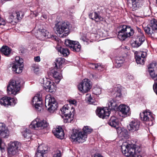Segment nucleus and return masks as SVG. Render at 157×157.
I'll return each instance as SVG.
<instances>
[{
    "mask_svg": "<svg viewBox=\"0 0 157 157\" xmlns=\"http://www.w3.org/2000/svg\"><path fill=\"white\" fill-rule=\"evenodd\" d=\"M83 130V132L77 130L73 131L71 138L74 141L77 142L79 143L84 142L86 140L87 134L90 133L92 131V129L88 126L84 127Z\"/></svg>",
    "mask_w": 157,
    "mask_h": 157,
    "instance_id": "nucleus-1",
    "label": "nucleus"
},
{
    "mask_svg": "<svg viewBox=\"0 0 157 157\" xmlns=\"http://www.w3.org/2000/svg\"><path fill=\"white\" fill-rule=\"evenodd\" d=\"M70 27V24L69 22L64 21L56 24L54 29L58 35L63 37L69 34Z\"/></svg>",
    "mask_w": 157,
    "mask_h": 157,
    "instance_id": "nucleus-2",
    "label": "nucleus"
},
{
    "mask_svg": "<svg viewBox=\"0 0 157 157\" xmlns=\"http://www.w3.org/2000/svg\"><path fill=\"white\" fill-rule=\"evenodd\" d=\"M117 30L118 33L117 37L121 41L133 35L134 33L133 30L130 27L126 25L120 26Z\"/></svg>",
    "mask_w": 157,
    "mask_h": 157,
    "instance_id": "nucleus-3",
    "label": "nucleus"
},
{
    "mask_svg": "<svg viewBox=\"0 0 157 157\" xmlns=\"http://www.w3.org/2000/svg\"><path fill=\"white\" fill-rule=\"evenodd\" d=\"M21 146V143L16 141H10L7 148V155L9 157L17 156L19 154Z\"/></svg>",
    "mask_w": 157,
    "mask_h": 157,
    "instance_id": "nucleus-4",
    "label": "nucleus"
},
{
    "mask_svg": "<svg viewBox=\"0 0 157 157\" xmlns=\"http://www.w3.org/2000/svg\"><path fill=\"white\" fill-rule=\"evenodd\" d=\"M18 81L12 80L10 81L7 86V93L10 95H15L18 94L20 90L21 85Z\"/></svg>",
    "mask_w": 157,
    "mask_h": 157,
    "instance_id": "nucleus-5",
    "label": "nucleus"
},
{
    "mask_svg": "<svg viewBox=\"0 0 157 157\" xmlns=\"http://www.w3.org/2000/svg\"><path fill=\"white\" fill-rule=\"evenodd\" d=\"M121 149L123 153L127 157L130 156L132 155H138L141 150L139 147L136 145H134L133 147L130 148H128L125 146H122Z\"/></svg>",
    "mask_w": 157,
    "mask_h": 157,
    "instance_id": "nucleus-6",
    "label": "nucleus"
},
{
    "mask_svg": "<svg viewBox=\"0 0 157 157\" xmlns=\"http://www.w3.org/2000/svg\"><path fill=\"white\" fill-rule=\"evenodd\" d=\"M48 125V124L45 120L36 118L32 122L30 127L36 130L41 129L47 127Z\"/></svg>",
    "mask_w": 157,
    "mask_h": 157,
    "instance_id": "nucleus-7",
    "label": "nucleus"
},
{
    "mask_svg": "<svg viewBox=\"0 0 157 157\" xmlns=\"http://www.w3.org/2000/svg\"><path fill=\"white\" fill-rule=\"evenodd\" d=\"M144 30L149 36L153 37L154 33H157V21L153 19L151 21L149 25L144 28Z\"/></svg>",
    "mask_w": 157,
    "mask_h": 157,
    "instance_id": "nucleus-8",
    "label": "nucleus"
},
{
    "mask_svg": "<svg viewBox=\"0 0 157 157\" xmlns=\"http://www.w3.org/2000/svg\"><path fill=\"white\" fill-rule=\"evenodd\" d=\"M37 37L40 40H44L46 39L52 38L57 40L58 39L56 36H54L47 30L42 29H39L37 31Z\"/></svg>",
    "mask_w": 157,
    "mask_h": 157,
    "instance_id": "nucleus-9",
    "label": "nucleus"
},
{
    "mask_svg": "<svg viewBox=\"0 0 157 157\" xmlns=\"http://www.w3.org/2000/svg\"><path fill=\"white\" fill-rule=\"evenodd\" d=\"M57 103L54 98L51 97H49V98H46L45 100V106L50 112H53L57 109Z\"/></svg>",
    "mask_w": 157,
    "mask_h": 157,
    "instance_id": "nucleus-10",
    "label": "nucleus"
},
{
    "mask_svg": "<svg viewBox=\"0 0 157 157\" xmlns=\"http://www.w3.org/2000/svg\"><path fill=\"white\" fill-rule=\"evenodd\" d=\"M23 60L20 57H16L15 61L13 64L12 67L13 70L17 73H20L22 72L23 68Z\"/></svg>",
    "mask_w": 157,
    "mask_h": 157,
    "instance_id": "nucleus-11",
    "label": "nucleus"
},
{
    "mask_svg": "<svg viewBox=\"0 0 157 157\" xmlns=\"http://www.w3.org/2000/svg\"><path fill=\"white\" fill-rule=\"evenodd\" d=\"M136 28L139 33L136 36L137 38L136 40L131 44L132 47L134 48L139 47L145 40V36L143 33L141 32V29L138 27Z\"/></svg>",
    "mask_w": 157,
    "mask_h": 157,
    "instance_id": "nucleus-12",
    "label": "nucleus"
},
{
    "mask_svg": "<svg viewBox=\"0 0 157 157\" xmlns=\"http://www.w3.org/2000/svg\"><path fill=\"white\" fill-rule=\"evenodd\" d=\"M65 44L74 52H78L81 50V46L77 41L66 40H65Z\"/></svg>",
    "mask_w": 157,
    "mask_h": 157,
    "instance_id": "nucleus-13",
    "label": "nucleus"
},
{
    "mask_svg": "<svg viewBox=\"0 0 157 157\" xmlns=\"http://www.w3.org/2000/svg\"><path fill=\"white\" fill-rule=\"evenodd\" d=\"M135 57L137 64L143 65L146 60L147 54L146 52L135 51L134 52Z\"/></svg>",
    "mask_w": 157,
    "mask_h": 157,
    "instance_id": "nucleus-14",
    "label": "nucleus"
},
{
    "mask_svg": "<svg viewBox=\"0 0 157 157\" xmlns=\"http://www.w3.org/2000/svg\"><path fill=\"white\" fill-rule=\"evenodd\" d=\"M91 85L87 79H84L78 85V90L83 93L87 92L91 88Z\"/></svg>",
    "mask_w": 157,
    "mask_h": 157,
    "instance_id": "nucleus-15",
    "label": "nucleus"
},
{
    "mask_svg": "<svg viewBox=\"0 0 157 157\" xmlns=\"http://www.w3.org/2000/svg\"><path fill=\"white\" fill-rule=\"evenodd\" d=\"M42 99L40 95L37 94L35 96L32 100V104L36 110L38 111H40L42 109Z\"/></svg>",
    "mask_w": 157,
    "mask_h": 157,
    "instance_id": "nucleus-16",
    "label": "nucleus"
},
{
    "mask_svg": "<svg viewBox=\"0 0 157 157\" xmlns=\"http://www.w3.org/2000/svg\"><path fill=\"white\" fill-rule=\"evenodd\" d=\"M140 124V122L139 121L133 120L129 123V125L128 126V129L131 132H137L139 129Z\"/></svg>",
    "mask_w": 157,
    "mask_h": 157,
    "instance_id": "nucleus-17",
    "label": "nucleus"
},
{
    "mask_svg": "<svg viewBox=\"0 0 157 157\" xmlns=\"http://www.w3.org/2000/svg\"><path fill=\"white\" fill-rule=\"evenodd\" d=\"M16 103V101L13 98L4 97L0 99V104L4 106H14Z\"/></svg>",
    "mask_w": 157,
    "mask_h": 157,
    "instance_id": "nucleus-18",
    "label": "nucleus"
},
{
    "mask_svg": "<svg viewBox=\"0 0 157 157\" xmlns=\"http://www.w3.org/2000/svg\"><path fill=\"white\" fill-rule=\"evenodd\" d=\"M140 116L142 120L149 122V123H148V124L150 125L152 124L154 118L150 112L147 111L143 112L142 113L140 114Z\"/></svg>",
    "mask_w": 157,
    "mask_h": 157,
    "instance_id": "nucleus-19",
    "label": "nucleus"
},
{
    "mask_svg": "<svg viewBox=\"0 0 157 157\" xmlns=\"http://www.w3.org/2000/svg\"><path fill=\"white\" fill-rule=\"evenodd\" d=\"M119 113L121 114L120 116L122 117H126L129 116L130 113L129 107L125 105L122 104L118 107Z\"/></svg>",
    "mask_w": 157,
    "mask_h": 157,
    "instance_id": "nucleus-20",
    "label": "nucleus"
},
{
    "mask_svg": "<svg viewBox=\"0 0 157 157\" xmlns=\"http://www.w3.org/2000/svg\"><path fill=\"white\" fill-rule=\"evenodd\" d=\"M48 147L44 145H40L37 148V152L36 154V157H46V154L48 153Z\"/></svg>",
    "mask_w": 157,
    "mask_h": 157,
    "instance_id": "nucleus-21",
    "label": "nucleus"
},
{
    "mask_svg": "<svg viewBox=\"0 0 157 157\" xmlns=\"http://www.w3.org/2000/svg\"><path fill=\"white\" fill-rule=\"evenodd\" d=\"M10 132L4 124L0 123V136L3 138H7L9 136Z\"/></svg>",
    "mask_w": 157,
    "mask_h": 157,
    "instance_id": "nucleus-22",
    "label": "nucleus"
},
{
    "mask_svg": "<svg viewBox=\"0 0 157 157\" xmlns=\"http://www.w3.org/2000/svg\"><path fill=\"white\" fill-rule=\"evenodd\" d=\"M109 111L108 109L98 108L96 111L97 115L100 118L104 119L107 118L109 115Z\"/></svg>",
    "mask_w": 157,
    "mask_h": 157,
    "instance_id": "nucleus-23",
    "label": "nucleus"
},
{
    "mask_svg": "<svg viewBox=\"0 0 157 157\" xmlns=\"http://www.w3.org/2000/svg\"><path fill=\"white\" fill-rule=\"evenodd\" d=\"M44 88L47 91L51 93L54 92L56 90V88L53 83H52L49 81H47L45 83H43Z\"/></svg>",
    "mask_w": 157,
    "mask_h": 157,
    "instance_id": "nucleus-24",
    "label": "nucleus"
},
{
    "mask_svg": "<svg viewBox=\"0 0 157 157\" xmlns=\"http://www.w3.org/2000/svg\"><path fill=\"white\" fill-rule=\"evenodd\" d=\"M52 132L56 137L60 139L64 138V133L63 130L60 127L54 129L52 130Z\"/></svg>",
    "mask_w": 157,
    "mask_h": 157,
    "instance_id": "nucleus-25",
    "label": "nucleus"
},
{
    "mask_svg": "<svg viewBox=\"0 0 157 157\" xmlns=\"http://www.w3.org/2000/svg\"><path fill=\"white\" fill-rule=\"evenodd\" d=\"M128 4H132L133 9H136L141 7L143 5L142 1L140 0H126Z\"/></svg>",
    "mask_w": 157,
    "mask_h": 157,
    "instance_id": "nucleus-26",
    "label": "nucleus"
},
{
    "mask_svg": "<svg viewBox=\"0 0 157 157\" xmlns=\"http://www.w3.org/2000/svg\"><path fill=\"white\" fill-rule=\"evenodd\" d=\"M61 71L60 69H55L52 72V75L53 77L55 78V82L58 83L60 80L62 78V76L61 74Z\"/></svg>",
    "mask_w": 157,
    "mask_h": 157,
    "instance_id": "nucleus-27",
    "label": "nucleus"
},
{
    "mask_svg": "<svg viewBox=\"0 0 157 157\" xmlns=\"http://www.w3.org/2000/svg\"><path fill=\"white\" fill-rule=\"evenodd\" d=\"M63 115V117L64 119V122H71L72 121L74 115L71 113V111L69 109Z\"/></svg>",
    "mask_w": 157,
    "mask_h": 157,
    "instance_id": "nucleus-28",
    "label": "nucleus"
},
{
    "mask_svg": "<svg viewBox=\"0 0 157 157\" xmlns=\"http://www.w3.org/2000/svg\"><path fill=\"white\" fill-rule=\"evenodd\" d=\"M118 105L117 101L115 99H110L108 103V109L111 110L117 109Z\"/></svg>",
    "mask_w": 157,
    "mask_h": 157,
    "instance_id": "nucleus-29",
    "label": "nucleus"
},
{
    "mask_svg": "<svg viewBox=\"0 0 157 157\" xmlns=\"http://www.w3.org/2000/svg\"><path fill=\"white\" fill-rule=\"evenodd\" d=\"M108 124L112 127L116 128L119 124L118 119L115 116H112L108 122Z\"/></svg>",
    "mask_w": 157,
    "mask_h": 157,
    "instance_id": "nucleus-30",
    "label": "nucleus"
},
{
    "mask_svg": "<svg viewBox=\"0 0 157 157\" xmlns=\"http://www.w3.org/2000/svg\"><path fill=\"white\" fill-rule=\"evenodd\" d=\"M124 59L123 57L116 56L115 58V66L117 68L120 67L124 62Z\"/></svg>",
    "mask_w": 157,
    "mask_h": 157,
    "instance_id": "nucleus-31",
    "label": "nucleus"
},
{
    "mask_svg": "<svg viewBox=\"0 0 157 157\" xmlns=\"http://www.w3.org/2000/svg\"><path fill=\"white\" fill-rule=\"evenodd\" d=\"M56 66L54 67L55 69H60L62 67V65L64 63V59L60 58H58L56 59Z\"/></svg>",
    "mask_w": 157,
    "mask_h": 157,
    "instance_id": "nucleus-32",
    "label": "nucleus"
},
{
    "mask_svg": "<svg viewBox=\"0 0 157 157\" xmlns=\"http://www.w3.org/2000/svg\"><path fill=\"white\" fill-rule=\"evenodd\" d=\"M0 51L4 55L9 56L11 52V49L8 46H3L0 49Z\"/></svg>",
    "mask_w": 157,
    "mask_h": 157,
    "instance_id": "nucleus-33",
    "label": "nucleus"
},
{
    "mask_svg": "<svg viewBox=\"0 0 157 157\" xmlns=\"http://www.w3.org/2000/svg\"><path fill=\"white\" fill-rule=\"evenodd\" d=\"M61 54L64 56H67L69 54L70 52L69 49L67 48H64L60 47V49L58 50Z\"/></svg>",
    "mask_w": 157,
    "mask_h": 157,
    "instance_id": "nucleus-34",
    "label": "nucleus"
},
{
    "mask_svg": "<svg viewBox=\"0 0 157 157\" xmlns=\"http://www.w3.org/2000/svg\"><path fill=\"white\" fill-rule=\"evenodd\" d=\"M92 14L94 15V17H91V19L93 20H95V21L98 22L100 21H101L103 19V18L96 12H94Z\"/></svg>",
    "mask_w": 157,
    "mask_h": 157,
    "instance_id": "nucleus-35",
    "label": "nucleus"
},
{
    "mask_svg": "<svg viewBox=\"0 0 157 157\" xmlns=\"http://www.w3.org/2000/svg\"><path fill=\"white\" fill-rule=\"evenodd\" d=\"M156 63H152L149 64L148 67V71L149 72L150 75H151V73H154V68L156 67Z\"/></svg>",
    "mask_w": 157,
    "mask_h": 157,
    "instance_id": "nucleus-36",
    "label": "nucleus"
},
{
    "mask_svg": "<svg viewBox=\"0 0 157 157\" xmlns=\"http://www.w3.org/2000/svg\"><path fill=\"white\" fill-rule=\"evenodd\" d=\"M24 137L27 139L30 138L31 136L30 131L28 129H26L23 133Z\"/></svg>",
    "mask_w": 157,
    "mask_h": 157,
    "instance_id": "nucleus-37",
    "label": "nucleus"
},
{
    "mask_svg": "<svg viewBox=\"0 0 157 157\" xmlns=\"http://www.w3.org/2000/svg\"><path fill=\"white\" fill-rule=\"evenodd\" d=\"M114 90L115 91V94H116V96L121 98V97L122 94L120 88L119 87H115Z\"/></svg>",
    "mask_w": 157,
    "mask_h": 157,
    "instance_id": "nucleus-38",
    "label": "nucleus"
},
{
    "mask_svg": "<svg viewBox=\"0 0 157 157\" xmlns=\"http://www.w3.org/2000/svg\"><path fill=\"white\" fill-rule=\"evenodd\" d=\"M86 99L88 101L90 104H92L94 103V100L92 98L90 94H86Z\"/></svg>",
    "mask_w": 157,
    "mask_h": 157,
    "instance_id": "nucleus-39",
    "label": "nucleus"
},
{
    "mask_svg": "<svg viewBox=\"0 0 157 157\" xmlns=\"http://www.w3.org/2000/svg\"><path fill=\"white\" fill-rule=\"evenodd\" d=\"M101 89L99 87H95L93 90L94 94L96 95H99L101 93Z\"/></svg>",
    "mask_w": 157,
    "mask_h": 157,
    "instance_id": "nucleus-40",
    "label": "nucleus"
},
{
    "mask_svg": "<svg viewBox=\"0 0 157 157\" xmlns=\"http://www.w3.org/2000/svg\"><path fill=\"white\" fill-rule=\"evenodd\" d=\"M69 107L67 105H65L60 109L61 113L62 114H65L66 111H67Z\"/></svg>",
    "mask_w": 157,
    "mask_h": 157,
    "instance_id": "nucleus-41",
    "label": "nucleus"
},
{
    "mask_svg": "<svg viewBox=\"0 0 157 157\" xmlns=\"http://www.w3.org/2000/svg\"><path fill=\"white\" fill-rule=\"evenodd\" d=\"M32 69L33 70L34 73L37 74L39 71V68L36 65H33L32 66Z\"/></svg>",
    "mask_w": 157,
    "mask_h": 157,
    "instance_id": "nucleus-42",
    "label": "nucleus"
},
{
    "mask_svg": "<svg viewBox=\"0 0 157 157\" xmlns=\"http://www.w3.org/2000/svg\"><path fill=\"white\" fill-rule=\"evenodd\" d=\"M93 65L95 69H98V70H101L102 68V66L100 63L93 64Z\"/></svg>",
    "mask_w": 157,
    "mask_h": 157,
    "instance_id": "nucleus-43",
    "label": "nucleus"
},
{
    "mask_svg": "<svg viewBox=\"0 0 157 157\" xmlns=\"http://www.w3.org/2000/svg\"><path fill=\"white\" fill-rule=\"evenodd\" d=\"M16 13H14V12L10 15V18L11 19V20L9 21L10 22H12L13 21L14 19L16 18Z\"/></svg>",
    "mask_w": 157,
    "mask_h": 157,
    "instance_id": "nucleus-44",
    "label": "nucleus"
},
{
    "mask_svg": "<svg viewBox=\"0 0 157 157\" xmlns=\"http://www.w3.org/2000/svg\"><path fill=\"white\" fill-rule=\"evenodd\" d=\"M53 157H61V152L59 151H57L55 152Z\"/></svg>",
    "mask_w": 157,
    "mask_h": 157,
    "instance_id": "nucleus-45",
    "label": "nucleus"
},
{
    "mask_svg": "<svg viewBox=\"0 0 157 157\" xmlns=\"http://www.w3.org/2000/svg\"><path fill=\"white\" fill-rule=\"evenodd\" d=\"M150 76L155 81H157V74L155 75L154 73H151Z\"/></svg>",
    "mask_w": 157,
    "mask_h": 157,
    "instance_id": "nucleus-46",
    "label": "nucleus"
},
{
    "mask_svg": "<svg viewBox=\"0 0 157 157\" xmlns=\"http://www.w3.org/2000/svg\"><path fill=\"white\" fill-rule=\"evenodd\" d=\"M7 23L3 18L0 17V25H4Z\"/></svg>",
    "mask_w": 157,
    "mask_h": 157,
    "instance_id": "nucleus-47",
    "label": "nucleus"
},
{
    "mask_svg": "<svg viewBox=\"0 0 157 157\" xmlns=\"http://www.w3.org/2000/svg\"><path fill=\"white\" fill-rule=\"evenodd\" d=\"M14 13H16V14L17 15L16 16V18H17V20H19L20 18H22V16H21V17H20L19 12H15Z\"/></svg>",
    "mask_w": 157,
    "mask_h": 157,
    "instance_id": "nucleus-48",
    "label": "nucleus"
},
{
    "mask_svg": "<svg viewBox=\"0 0 157 157\" xmlns=\"http://www.w3.org/2000/svg\"><path fill=\"white\" fill-rule=\"evenodd\" d=\"M3 142L1 139L0 138V149L2 151L4 150V147H2Z\"/></svg>",
    "mask_w": 157,
    "mask_h": 157,
    "instance_id": "nucleus-49",
    "label": "nucleus"
},
{
    "mask_svg": "<svg viewBox=\"0 0 157 157\" xmlns=\"http://www.w3.org/2000/svg\"><path fill=\"white\" fill-rule=\"evenodd\" d=\"M127 77L129 79H133V77L132 75H131L129 73H128L127 74Z\"/></svg>",
    "mask_w": 157,
    "mask_h": 157,
    "instance_id": "nucleus-50",
    "label": "nucleus"
},
{
    "mask_svg": "<svg viewBox=\"0 0 157 157\" xmlns=\"http://www.w3.org/2000/svg\"><path fill=\"white\" fill-rule=\"evenodd\" d=\"M34 60L36 62H39L40 61V56H37L34 58Z\"/></svg>",
    "mask_w": 157,
    "mask_h": 157,
    "instance_id": "nucleus-51",
    "label": "nucleus"
},
{
    "mask_svg": "<svg viewBox=\"0 0 157 157\" xmlns=\"http://www.w3.org/2000/svg\"><path fill=\"white\" fill-rule=\"evenodd\" d=\"M69 103L70 104H73L75 105H76V101L75 100H70Z\"/></svg>",
    "mask_w": 157,
    "mask_h": 157,
    "instance_id": "nucleus-52",
    "label": "nucleus"
},
{
    "mask_svg": "<svg viewBox=\"0 0 157 157\" xmlns=\"http://www.w3.org/2000/svg\"><path fill=\"white\" fill-rule=\"evenodd\" d=\"M128 157H142L141 155H131L130 156Z\"/></svg>",
    "mask_w": 157,
    "mask_h": 157,
    "instance_id": "nucleus-53",
    "label": "nucleus"
}]
</instances>
